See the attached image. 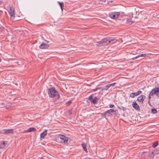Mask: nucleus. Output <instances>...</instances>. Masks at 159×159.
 <instances>
[{"instance_id":"nucleus-15","label":"nucleus","mask_w":159,"mask_h":159,"mask_svg":"<svg viewBox=\"0 0 159 159\" xmlns=\"http://www.w3.org/2000/svg\"><path fill=\"white\" fill-rule=\"evenodd\" d=\"M81 145L84 150V151H85L86 152H87L88 151L86 148V144L85 143H83L81 144Z\"/></svg>"},{"instance_id":"nucleus-16","label":"nucleus","mask_w":159,"mask_h":159,"mask_svg":"<svg viewBox=\"0 0 159 159\" xmlns=\"http://www.w3.org/2000/svg\"><path fill=\"white\" fill-rule=\"evenodd\" d=\"M5 143L4 141H3L2 143L0 144V148L3 149L5 147Z\"/></svg>"},{"instance_id":"nucleus-22","label":"nucleus","mask_w":159,"mask_h":159,"mask_svg":"<svg viewBox=\"0 0 159 159\" xmlns=\"http://www.w3.org/2000/svg\"><path fill=\"white\" fill-rule=\"evenodd\" d=\"M154 156V152H152L151 154H149V157L151 159H152L153 158Z\"/></svg>"},{"instance_id":"nucleus-13","label":"nucleus","mask_w":159,"mask_h":159,"mask_svg":"<svg viewBox=\"0 0 159 159\" xmlns=\"http://www.w3.org/2000/svg\"><path fill=\"white\" fill-rule=\"evenodd\" d=\"M36 130V129L34 127H30L27 130H25L24 133H27L31 132H34Z\"/></svg>"},{"instance_id":"nucleus-17","label":"nucleus","mask_w":159,"mask_h":159,"mask_svg":"<svg viewBox=\"0 0 159 159\" xmlns=\"http://www.w3.org/2000/svg\"><path fill=\"white\" fill-rule=\"evenodd\" d=\"M138 96L137 93H131L130 97L132 98H134L135 96Z\"/></svg>"},{"instance_id":"nucleus-7","label":"nucleus","mask_w":159,"mask_h":159,"mask_svg":"<svg viewBox=\"0 0 159 159\" xmlns=\"http://www.w3.org/2000/svg\"><path fill=\"white\" fill-rule=\"evenodd\" d=\"M59 137L61 140V142L65 143H67L68 142V139L67 137L63 135H60Z\"/></svg>"},{"instance_id":"nucleus-23","label":"nucleus","mask_w":159,"mask_h":159,"mask_svg":"<svg viewBox=\"0 0 159 159\" xmlns=\"http://www.w3.org/2000/svg\"><path fill=\"white\" fill-rule=\"evenodd\" d=\"M58 3H59V5L60 6V7H63L64 6V4L63 2H58Z\"/></svg>"},{"instance_id":"nucleus-9","label":"nucleus","mask_w":159,"mask_h":159,"mask_svg":"<svg viewBox=\"0 0 159 159\" xmlns=\"http://www.w3.org/2000/svg\"><path fill=\"white\" fill-rule=\"evenodd\" d=\"M132 106L136 110L138 111H140V107L135 101H134L133 102Z\"/></svg>"},{"instance_id":"nucleus-32","label":"nucleus","mask_w":159,"mask_h":159,"mask_svg":"<svg viewBox=\"0 0 159 159\" xmlns=\"http://www.w3.org/2000/svg\"><path fill=\"white\" fill-rule=\"evenodd\" d=\"M139 58L138 56H136L135 57H134L132 58H131V59L134 60L135 59H137V58Z\"/></svg>"},{"instance_id":"nucleus-20","label":"nucleus","mask_w":159,"mask_h":159,"mask_svg":"<svg viewBox=\"0 0 159 159\" xmlns=\"http://www.w3.org/2000/svg\"><path fill=\"white\" fill-rule=\"evenodd\" d=\"M110 87V85L109 84H108L106 86H105L104 88L103 89H102V90H107L108 88H109Z\"/></svg>"},{"instance_id":"nucleus-21","label":"nucleus","mask_w":159,"mask_h":159,"mask_svg":"<svg viewBox=\"0 0 159 159\" xmlns=\"http://www.w3.org/2000/svg\"><path fill=\"white\" fill-rule=\"evenodd\" d=\"M148 54H140L138 55L139 57H145L147 56V55H148Z\"/></svg>"},{"instance_id":"nucleus-26","label":"nucleus","mask_w":159,"mask_h":159,"mask_svg":"<svg viewBox=\"0 0 159 159\" xmlns=\"http://www.w3.org/2000/svg\"><path fill=\"white\" fill-rule=\"evenodd\" d=\"M134 22V21H130L127 20L126 21V23L128 24L131 25Z\"/></svg>"},{"instance_id":"nucleus-24","label":"nucleus","mask_w":159,"mask_h":159,"mask_svg":"<svg viewBox=\"0 0 159 159\" xmlns=\"http://www.w3.org/2000/svg\"><path fill=\"white\" fill-rule=\"evenodd\" d=\"M152 112L153 114H155L157 112V110L155 108L152 109Z\"/></svg>"},{"instance_id":"nucleus-18","label":"nucleus","mask_w":159,"mask_h":159,"mask_svg":"<svg viewBox=\"0 0 159 159\" xmlns=\"http://www.w3.org/2000/svg\"><path fill=\"white\" fill-rule=\"evenodd\" d=\"M158 142L156 141L153 143L152 147L154 148H155L158 145Z\"/></svg>"},{"instance_id":"nucleus-31","label":"nucleus","mask_w":159,"mask_h":159,"mask_svg":"<svg viewBox=\"0 0 159 159\" xmlns=\"http://www.w3.org/2000/svg\"><path fill=\"white\" fill-rule=\"evenodd\" d=\"M142 92V91L140 90L138 91L137 92L138 95H139L140 94H141Z\"/></svg>"},{"instance_id":"nucleus-12","label":"nucleus","mask_w":159,"mask_h":159,"mask_svg":"<svg viewBox=\"0 0 159 159\" xmlns=\"http://www.w3.org/2000/svg\"><path fill=\"white\" fill-rule=\"evenodd\" d=\"M49 47V45L44 43H42L39 46V48L41 49H47Z\"/></svg>"},{"instance_id":"nucleus-14","label":"nucleus","mask_w":159,"mask_h":159,"mask_svg":"<svg viewBox=\"0 0 159 159\" xmlns=\"http://www.w3.org/2000/svg\"><path fill=\"white\" fill-rule=\"evenodd\" d=\"M47 130L46 129L44 132L41 134L40 135L41 139H44V138L45 136L47 135Z\"/></svg>"},{"instance_id":"nucleus-2","label":"nucleus","mask_w":159,"mask_h":159,"mask_svg":"<svg viewBox=\"0 0 159 159\" xmlns=\"http://www.w3.org/2000/svg\"><path fill=\"white\" fill-rule=\"evenodd\" d=\"M8 9L9 10L8 11L9 14L11 16V20L12 21L14 20L15 17L14 9L12 7L11 5H9V6Z\"/></svg>"},{"instance_id":"nucleus-19","label":"nucleus","mask_w":159,"mask_h":159,"mask_svg":"<svg viewBox=\"0 0 159 159\" xmlns=\"http://www.w3.org/2000/svg\"><path fill=\"white\" fill-rule=\"evenodd\" d=\"M105 113H106L107 116H109L110 115H112L110 111L109 110L105 111Z\"/></svg>"},{"instance_id":"nucleus-1","label":"nucleus","mask_w":159,"mask_h":159,"mask_svg":"<svg viewBox=\"0 0 159 159\" xmlns=\"http://www.w3.org/2000/svg\"><path fill=\"white\" fill-rule=\"evenodd\" d=\"M48 92L49 97L52 98L56 97L57 99H59L60 98V95L55 87H53L49 88L48 89Z\"/></svg>"},{"instance_id":"nucleus-8","label":"nucleus","mask_w":159,"mask_h":159,"mask_svg":"<svg viewBox=\"0 0 159 159\" xmlns=\"http://www.w3.org/2000/svg\"><path fill=\"white\" fill-rule=\"evenodd\" d=\"M4 132L3 134H13L14 133V129H3Z\"/></svg>"},{"instance_id":"nucleus-35","label":"nucleus","mask_w":159,"mask_h":159,"mask_svg":"<svg viewBox=\"0 0 159 159\" xmlns=\"http://www.w3.org/2000/svg\"><path fill=\"white\" fill-rule=\"evenodd\" d=\"M99 0L103 2H106V0Z\"/></svg>"},{"instance_id":"nucleus-11","label":"nucleus","mask_w":159,"mask_h":159,"mask_svg":"<svg viewBox=\"0 0 159 159\" xmlns=\"http://www.w3.org/2000/svg\"><path fill=\"white\" fill-rule=\"evenodd\" d=\"M97 43H98L99 45H98L99 46L106 45V39L105 38L102 40L101 41L98 42Z\"/></svg>"},{"instance_id":"nucleus-37","label":"nucleus","mask_w":159,"mask_h":159,"mask_svg":"<svg viewBox=\"0 0 159 159\" xmlns=\"http://www.w3.org/2000/svg\"><path fill=\"white\" fill-rule=\"evenodd\" d=\"M148 103H149V105H150L151 104L150 103V100L149 99L148 101Z\"/></svg>"},{"instance_id":"nucleus-3","label":"nucleus","mask_w":159,"mask_h":159,"mask_svg":"<svg viewBox=\"0 0 159 159\" xmlns=\"http://www.w3.org/2000/svg\"><path fill=\"white\" fill-rule=\"evenodd\" d=\"M94 94L91 95L88 97V100L90 101L93 104H97L99 99L97 97H95L93 98Z\"/></svg>"},{"instance_id":"nucleus-29","label":"nucleus","mask_w":159,"mask_h":159,"mask_svg":"<svg viewBox=\"0 0 159 159\" xmlns=\"http://www.w3.org/2000/svg\"><path fill=\"white\" fill-rule=\"evenodd\" d=\"M116 84V83H114L112 84H109L110 87L111 86H113Z\"/></svg>"},{"instance_id":"nucleus-5","label":"nucleus","mask_w":159,"mask_h":159,"mask_svg":"<svg viewBox=\"0 0 159 159\" xmlns=\"http://www.w3.org/2000/svg\"><path fill=\"white\" fill-rule=\"evenodd\" d=\"M105 39L106 40L107 45L110 43L113 44L117 41V40L114 38H106Z\"/></svg>"},{"instance_id":"nucleus-33","label":"nucleus","mask_w":159,"mask_h":159,"mask_svg":"<svg viewBox=\"0 0 159 159\" xmlns=\"http://www.w3.org/2000/svg\"><path fill=\"white\" fill-rule=\"evenodd\" d=\"M109 110L110 111H111V113L113 112H115L116 111L114 110L113 109H110Z\"/></svg>"},{"instance_id":"nucleus-6","label":"nucleus","mask_w":159,"mask_h":159,"mask_svg":"<svg viewBox=\"0 0 159 159\" xmlns=\"http://www.w3.org/2000/svg\"><path fill=\"white\" fill-rule=\"evenodd\" d=\"M157 93H159V88L158 87H156L154 89H152L151 92L148 95V98L149 100L151 98V96H152L154 94H156Z\"/></svg>"},{"instance_id":"nucleus-36","label":"nucleus","mask_w":159,"mask_h":159,"mask_svg":"<svg viewBox=\"0 0 159 159\" xmlns=\"http://www.w3.org/2000/svg\"><path fill=\"white\" fill-rule=\"evenodd\" d=\"M53 102H55V104H57L58 103V102H56L55 101H53Z\"/></svg>"},{"instance_id":"nucleus-28","label":"nucleus","mask_w":159,"mask_h":159,"mask_svg":"<svg viewBox=\"0 0 159 159\" xmlns=\"http://www.w3.org/2000/svg\"><path fill=\"white\" fill-rule=\"evenodd\" d=\"M101 89V88H97L95 89H93V91L95 92V91H97L99 89Z\"/></svg>"},{"instance_id":"nucleus-27","label":"nucleus","mask_w":159,"mask_h":159,"mask_svg":"<svg viewBox=\"0 0 159 159\" xmlns=\"http://www.w3.org/2000/svg\"><path fill=\"white\" fill-rule=\"evenodd\" d=\"M72 103V101H69L68 102H66V104L67 106H69Z\"/></svg>"},{"instance_id":"nucleus-30","label":"nucleus","mask_w":159,"mask_h":159,"mask_svg":"<svg viewBox=\"0 0 159 159\" xmlns=\"http://www.w3.org/2000/svg\"><path fill=\"white\" fill-rule=\"evenodd\" d=\"M120 109H122L123 111H125L126 109V108L123 107H122L121 108H119Z\"/></svg>"},{"instance_id":"nucleus-10","label":"nucleus","mask_w":159,"mask_h":159,"mask_svg":"<svg viewBox=\"0 0 159 159\" xmlns=\"http://www.w3.org/2000/svg\"><path fill=\"white\" fill-rule=\"evenodd\" d=\"M145 98V95H141L138 97L137 100L141 103H143Z\"/></svg>"},{"instance_id":"nucleus-25","label":"nucleus","mask_w":159,"mask_h":159,"mask_svg":"<svg viewBox=\"0 0 159 159\" xmlns=\"http://www.w3.org/2000/svg\"><path fill=\"white\" fill-rule=\"evenodd\" d=\"M101 115L102 116V117L103 116L104 118H106V116H107L106 113H105V112L103 113H101Z\"/></svg>"},{"instance_id":"nucleus-34","label":"nucleus","mask_w":159,"mask_h":159,"mask_svg":"<svg viewBox=\"0 0 159 159\" xmlns=\"http://www.w3.org/2000/svg\"><path fill=\"white\" fill-rule=\"evenodd\" d=\"M114 105L111 104L110 105V108H113L114 107Z\"/></svg>"},{"instance_id":"nucleus-4","label":"nucleus","mask_w":159,"mask_h":159,"mask_svg":"<svg viewBox=\"0 0 159 159\" xmlns=\"http://www.w3.org/2000/svg\"><path fill=\"white\" fill-rule=\"evenodd\" d=\"M109 16L112 19H116L119 16L120 13L119 12H114L110 13Z\"/></svg>"},{"instance_id":"nucleus-38","label":"nucleus","mask_w":159,"mask_h":159,"mask_svg":"<svg viewBox=\"0 0 159 159\" xmlns=\"http://www.w3.org/2000/svg\"><path fill=\"white\" fill-rule=\"evenodd\" d=\"M62 11H63V7H61Z\"/></svg>"}]
</instances>
